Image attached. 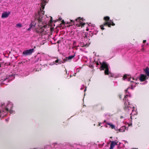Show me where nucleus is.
Instances as JSON below:
<instances>
[{"label": "nucleus", "instance_id": "f257e3e1", "mask_svg": "<svg viewBox=\"0 0 149 149\" xmlns=\"http://www.w3.org/2000/svg\"><path fill=\"white\" fill-rule=\"evenodd\" d=\"M44 11L40 9V11L36 14L35 20L33 22L32 21L30 27L27 29L28 31H30L32 29L37 32H40L38 29L41 28L43 26V24L47 22L44 16Z\"/></svg>", "mask_w": 149, "mask_h": 149}, {"label": "nucleus", "instance_id": "f03ea898", "mask_svg": "<svg viewBox=\"0 0 149 149\" xmlns=\"http://www.w3.org/2000/svg\"><path fill=\"white\" fill-rule=\"evenodd\" d=\"M128 97H130V95L126 94L125 96L123 99L124 100H125L124 109L126 111L128 112L129 111H132V113L130 114L131 118L132 119V116L136 114L137 113L136 112V111L134 110V106L132 105H131L130 104V103L128 101Z\"/></svg>", "mask_w": 149, "mask_h": 149}, {"label": "nucleus", "instance_id": "7ed1b4c3", "mask_svg": "<svg viewBox=\"0 0 149 149\" xmlns=\"http://www.w3.org/2000/svg\"><path fill=\"white\" fill-rule=\"evenodd\" d=\"M13 105V103L10 102L7 103L6 107L5 105H2V109L0 110V118H2L6 115L8 111H9L10 113H14V111L12 110Z\"/></svg>", "mask_w": 149, "mask_h": 149}, {"label": "nucleus", "instance_id": "20e7f679", "mask_svg": "<svg viewBox=\"0 0 149 149\" xmlns=\"http://www.w3.org/2000/svg\"><path fill=\"white\" fill-rule=\"evenodd\" d=\"M123 78L124 80H127L128 81H130L131 82H132V83L131 84V87H129L127 89L125 90L126 92H127V91L129 89H133L134 87H135L137 84L135 82H133V80H136V79H135L133 78H130V76L128 75H124Z\"/></svg>", "mask_w": 149, "mask_h": 149}, {"label": "nucleus", "instance_id": "39448f33", "mask_svg": "<svg viewBox=\"0 0 149 149\" xmlns=\"http://www.w3.org/2000/svg\"><path fill=\"white\" fill-rule=\"evenodd\" d=\"M109 17L108 16L105 17H104V20L106 21H108L107 22H105L103 25H102L100 26L101 29H102L104 30V28L103 27V26H104L107 25L109 27H111V25H112L113 26H114L115 25V24L113 23V21L111 20H109Z\"/></svg>", "mask_w": 149, "mask_h": 149}, {"label": "nucleus", "instance_id": "423d86ee", "mask_svg": "<svg viewBox=\"0 0 149 149\" xmlns=\"http://www.w3.org/2000/svg\"><path fill=\"white\" fill-rule=\"evenodd\" d=\"M83 18H81L80 17H78L77 19H75V20H71V22H73L74 24H76L77 26H81V27H83L85 24V23L83 22Z\"/></svg>", "mask_w": 149, "mask_h": 149}, {"label": "nucleus", "instance_id": "0eeeda50", "mask_svg": "<svg viewBox=\"0 0 149 149\" xmlns=\"http://www.w3.org/2000/svg\"><path fill=\"white\" fill-rule=\"evenodd\" d=\"M101 70H105L104 73L105 74L109 75L110 74V72L109 70V67L108 65L105 62H103L101 64Z\"/></svg>", "mask_w": 149, "mask_h": 149}, {"label": "nucleus", "instance_id": "6e6552de", "mask_svg": "<svg viewBox=\"0 0 149 149\" xmlns=\"http://www.w3.org/2000/svg\"><path fill=\"white\" fill-rule=\"evenodd\" d=\"M34 50L33 49H31L24 51L23 52V54L25 56L31 54L33 52Z\"/></svg>", "mask_w": 149, "mask_h": 149}, {"label": "nucleus", "instance_id": "1a4fd4ad", "mask_svg": "<svg viewBox=\"0 0 149 149\" xmlns=\"http://www.w3.org/2000/svg\"><path fill=\"white\" fill-rule=\"evenodd\" d=\"M147 78V76L144 74H141L139 77V80L141 81H145Z\"/></svg>", "mask_w": 149, "mask_h": 149}, {"label": "nucleus", "instance_id": "9d476101", "mask_svg": "<svg viewBox=\"0 0 149 149\" xmlns=\"http://www.w3.org/2000/svg\"><path fill=\"white\" fill-rule=\"evenodd\" d=\"M118 141L115 140V141H112L111 142L110 147L109 149H113L115 146L117 145Z\"/></svg>", "mask_w": 149, "mask_h": 149}, {"label": "nucleus", "instance_id": "9b49d317", "mask_svg": "<svg viewBox=\"0 0 149 149\" xmlns=\"http://www.w3.org/2000/svg\"><path fill=\"white\" fill-rule=\"evenodd\" d=\"M75 56V54L74 53L72 55L69 56L68 57H66L65 59V61H70Z\"/></svg>", "mask_w": 149, "mask_h": 149}, {"label": "nucleus", "instance_id": "f8f14e48", "mask_svg": "<svg viewBox=\"0 0 149 149\" xmlns=\"http://www.w3.org/2000/svg\"><path fill=\"white\" fill-rule=\"evenodd\" d=\"M10 13L7 12H3L1 18H6L9 15Z\"/></svg>", "mask_w": 149, "mask_h": 149}, {"label": "nucleus", "instance_id": "ddd939ff", "mask_svg": "<svg viewBox=\"0 0 149 149\" xmlns=\"http://www.w3.org/2000/svg\"><path fill=\"white\" fill-rule=\"evenodd\" d=\"M49 0H41V6L43 9L44 8V6L45 5L46 3H47Z\"/></svg>", "mask_w": 149, "mask_h": 149}, {"label": "nucleus", "instance_id": "4468645a", "mask_svg": "<svg viewBox=\"0 0 149 149\" xmlns=\"http://www.w3.org/2000/svg\"><path fill=\"white\" fill-rule=\"evenodd\" d=\"M88 44L86 43L85 42H80L79 44V46L82 47H86L88 46Z\"/></svg>", "mask_w": 149, "mask_h": 149}, {"label": "nucleus", "instance_id": "2eb2a0df", "mask_svg": "<svg viewBox=\"0 0 149 149\" xmlns=\"http://www.w3.org/2000/svg\"><path fill=\"white\" fill-rule=\"evenodd\" d=\"M128 128H127L125 126H122L119 129V131L120 132H123L125 130H127Z\"/></svg>", "mask_w": 149, "mask_h": 149}, {"label": "nucleus", "instance_id": "dca6fc26", "mask_svg": "<svg viewBox=\"0 0 149 149\" xmlns=\"http://www.w3.org/2000/svg\"><path fill=\"white\" fill-rule=\"evenodd\" d=\"M106 125H109L110 127L112 129H115V126L113 124L110 123H106ZM106 127H107V126H106Z\"/></svg>", "mask_w": 149, "mask_h": 149}, {"label": "nucleus", "instance_id": "f3484780", "mask_svg": "<svg viewBox=\"0 0 149 149\" xmlns=\"http://www.w3.org/2000/svg\"><path fill=\"white\" fill-rule=\"evenodd\" d=\"M144 71L146 74L149 77V68L147 67L144 69Z\"/></svg>", "mask_w": 149, "mask_h": 149}, {"label": "nucleus", "instance_id": "a211bd4d", "mask_svg": "<svg viewBox=\"0 0 149 149\" xmlns=\"http://www.w3.org/2000/svg\"><path fill=\"white\" fill-rule=\"evenodd\" d=\"M55 62L56 63V65H57L58 64H60L61 63V61L58 60H56L55 61Z\"/></svg>", "mask_w": 149, "mask_h": 149}, {"label": "nucleus", "instance_id": "6ab92c4d", "mask_svg": "<svg viewBox=\"0 0 149 149\" xmlns=\"http://www.w3.org/2000/svg\"><path fill=\"white\" fill-rule=\"evenodd\" d=\"M16 27H21L22 26V25L20 23H18L16 25Z\"/></svg>", "mask_w": 149, "mask_h": 149}, {"label": "nucleus", "instance_id": "aec40b11", "mask_svg": "<svg viewBox=\"0 0 149 149\" xmlns=\"http://www.w3.org/2000/svg\"><path fill=\"white\" fill-rule=\"evenodd\" d=\"M85 87L84 85H83L81 86V88L80 89L81 90H82Z\"/></svg>", "mask_w": 149, "mask_h": 149}, {"label": "nucleus", "instance_id": "412c9836", "mask_svg": "<svg viewBox=\"0 0 149 149\" xmlns=\"http://www.w3.org/2000/svg\"><path fill=\"white\" fill-rule=\"evenodd\" d=\"M147 82V81H146L144 83H141V84H146Z\"/></svg>", "mask_w": 149, "mask_h": 149}, {"label": "nucleus", "instance_id": "4be33fe9", "mask_svg": "<svg viewBox=\"0 0 149 149\" xmlns=\"http://www.w3.org/2000/svg\"><path fill=\"white\" fill-rule=\"evenodd\" d=\"M146 42V40H143V43H145V42Z\"/></svg>", "mask_w": 149, "mask_h": 149}, {"label": "nucleus", "instance_id": "5701e85b", "mask_svg": "<svg viewBox=\"0 0 149 149\" xmlns=\"http://www.w3.org/2000/svg\"><path fill=\"white\" fill-rule=\"evenodd\" d=\"M132 125V124H128V126H130L131 125Z\"/></svg>", "mask_w": 149, "mask_h": 149}, {"label": "nucleus", "instance_id": "b1692460", "mask_svg": "<svg viewBox=\"0 0 149 149\" xmlns=\"http://www.w3.org/2000/svg\"><path fill=\"white\" fill-rule=\"evenodd\" d=\"M71 76H71V75H70V77H68H68H68V79H69V78H70V77H71Z\"/></svg>", "mask_w": 149, "mask_h": 149}, {"label": "nucleus", "instance_id": "393cba45", "mask_svg": "<svg viewBox=\"0 0 149 149\" xmlns=\"http://www.w3.org/2000/svg\"><path fill=\"white\" fill-rule=\"evenodd\" d=\"M54 64H55V62H53V63L51 65H53Z\"/></svg>", "mask_w": 149, "mask_h": 149}, {"label": "nucleus", "instance_id": "a878e982", "mask_svg": "<svg viewBox=\"0 0 149 149\" xmlns=\"http://www.w3.org/2000/svg\"><path fill=\"white\" fill-rule=\"evenodd\" d=\"M86 87H85V89H84V91H86Z\"/></svg>", "mask_w": 149, "mask_h": 149}, {"label": "nucleus", "instance_id": "bb28decb", "mask_svg": "<svg viewBox=\"0 0 149 149\" xmlns=\"http://www.w3.org/2000/svg\"><path fill=\"white\" fill-rule=\"evenodd\" d=\"M8 119H6V121H8Z\"/></svg>", "mask_w": 149, "mask_h": 149}, {"label": "nucleus", "instance_id": "cd10ccee", "mask_svg": "<svg viewBox=\"0 0 149 149\" xmlns=\"http://www.w3.org/2000/svg\"><path fill=\"white\" fill-rule=\"evenodd\" d=\"M104 123H106V121L105 120H104Z\"/></svg>", "mask_w": 149, "mask_h": 149}, {"label": "nucleus", "instance_id": "c85d7f7f", "mask_svg": "<svg viewBox=\"0 0 149 149\" xmlns=\"http://www.w3.org/2000/svg\"><path fill=\"white\" fill-rule=\"evenodd\" d=\"M100 123H99V125H98V126H100Z\"/></svg>", "mask_w": 149, "mask_h": 149}, {"label": "nucleus", "instance_id": "c756f323", "mask_svg": "<svg viewBox=\"0 0 149 149\" xmlns=\"http://www.w3.org/2000/svg\"><path fill=\"white\" fill-rule=\"evenodd\" d=\"M92 26H93V27H94V24L92 25Z\"/></svg>", "mask_w": 149, "mask_h": 149}, {"label": "nucleus", "instance_id": "7c9ffc66", "mask_svg": "<svg viewBox=\"0 0 149 149\" xmlns=\"http://www.w3.org/2000/svg\"><path fill=\"white\" fill-rule=\"evenodd\" d=\"M76 74V73H74V76H75V74Z\"/></svg>", "mask_w": 149, "mask_h": 149}, {"label": "nucleus", "instance_id": "2f4dec72", "mask_svg": "<svg viewBox=\"0 0 149 149\" xmlns=\"http://www.w3.org/2000/svg\"><path fill=\"white\" fill-rule=\"evenodd\" d=\"M8 80V79H6L5 80H4V81H6V80Z\"/></svg>", "mask_w": 149, "mask_h": 149}, {"label": "nucleus", "instance_id": "473e14b6", "mask_svg": "<svg viewBox=\"0 0 149 149\" xmlns=\"http://www.w3.org/2000/svg\"><path fill=\"white\" fill-rule=\"evenodd\" d=\"M123 117L122 116H121V117H120V118H123Z\"/></svg>", "mask_w": 149, "mask_h": 149}, {"label": "nucleus", "instance_id": "72a5a7b5", "mask_svg": "<svg viewBox=\"0 0 149 149\" xmlns=\"http://www.w3.org/2000/svg\"><path fill=\"white\" fill-rule=\"evenodd\" d=\"M88 29H87V31H88Z\"/></svg>", "mask_w": 149, "mask_h": 149}, {"label": "nucleus", "instance_id": "f704fd0d", "mask_svg": "<svg viewBox=\"0 0 149 149\" xmlns=\"http://www.w3.org/2000/svg\"><path fill=\"white\" fill-rule=\"evenodd\" d=\"M120 98H121V97H120Z\"/></svg>", "mask_w": 149, "mask_h": 149}, {"label": "nucleus", "instance_id": "c9c22d12", "mask_svg": "<svg viewBox=\"0 0 149 149\" xmlns=\"http://www.w3.org/2000/svg\"><path fill=\"white\" fill-rule=\"evenodd\" d=\"M66 73H67V71H66Z\"/></svg>", "mask_w": 149, "mask_h": 149}, {"label": "nucleus", "instance_id": "e433bc0d", "mask_svg": "<svg viewBox=\"0 0 149 149\" xmlns=\"http://www.w3.org/2000/svg\"><path fill=\"white\" fill-rule=\"evenodd\" d=\"M97 64L98 65V63H97Z\"/></svg>", "mask_w": 149, "mask_h": 149}]
</instances>
